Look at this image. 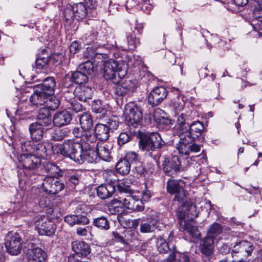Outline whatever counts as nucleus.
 <instances>
[{
    "instance_id": "obj_1",
    "label": "nucleus",
    "mask_w": 262,
    "mask_h": 262,
    "mask_svg": "<svg viewBox=\"0 0 262 262\" xmlns=\"http://www.w3.org/2000/svg\"><path fill=\"white\" fill-rule=\"evenodd\" d=\"M95 146L94 144L90 145L88 143L75 141L71 159L79 164L84 162L90 163L97 162L98 157Z\"/></svg>"
},
{
    "instance_id": "obj_2",
    "label": "nucleus",
    "mask_w": 262,
    "mask_h": 262,
    "mask_svg": "<svg viewBox=\"0 0 262 262\" xmlns=\"http://www.w3.org/2000/svg\"><path fill=\"white\" fill-rule=\"evenodd\" d=\"M124 120L129 127L137 128L141 125L142 112L139 106L133 102L126 104L124 111Z\"/></svg>"
},
{
    "instance_id": "obj_3",
    "label": "nucleus",
    "mask_w": 262,
    "mask_h": 262,
    "mask_svg": "<svg viewBox=\"0 0 262 262\" xmlns=\"http://www.w3.org/2000/svg\"><path fill=\"white\" fill-rule=\"evenodd\" d=\"M253 250V245L247 241L236 243L232 249L233 262H247L246 258L251 255Z\"/></svg>"
},
{
    "instance_id": "obj_4",
    "label": "nucleus",
    "mask_w": 262,
    "mask_h": 262,
    "mask_svg": "<svg viewBox=\"0 0 262 262\" xmlns=\"http://www.w3.org/2000/svg\"><path fill=\"white\" fill-rule=\"evenodd\" d=\"M34 226L40 235L52 236L56 230V225L46 216L36 217Z\"/></svg>"
},
{
    "instance_id": "obj_5",
    "label": "nucleus",
    "mask_w": 262,
    "mask_h": 262,
    "mask_svg": "<svg viewBox=\"0 0 262 262\" xmlns=\"http://www.w3.org/2000/svg\"><path fill=\"white\" fill-rule=\"evenodd\" d=\"M194 140L186 134L182 135L176 148L182 155L188 156L192 152H198L201 150V146L194 143Z\"/></svg>"
},
{
    "instance_id": "obj_6",
    "label": "nucleus",
    "mask_w": 262,
    "mask_h": 262,
    "mask_svg": "<svg viewBox=\"0 0 262 262\" xmlns=\"http://www.w3.org/2000/svg\"><path fill=\"white\" fill-rule=\"evenodd\" d=\"M21 238L17 232H9L5 238L7 251L13 255L19 254L21 250Z\"/></svg>"
},
{
    "instance_id": "obj_7",
    "label": "nucleus",
    "mask_w": 262,
    "mask_h": 262,
    "mask_svg": "<svg viewBox=\"0 0 262 262\" xmlns=\"http://www.w3.org/2000/svg\"><path fill=\"white\" fill-rule=\"evenodd\" d=\"M162 163L163 170L167 176L172 177L178 172L184 170L182 167L180 159L177 156L170 158H164Z\"/></svg>"
},
{
    "instance_id": "obj_8",
    "label": "nucleus",
    "mask_w": 262,
    "mask_h": 262,
    "mask_svg": "<svg viewBox=\"0 0 262 262\" xmlns=\"http://www.w3.org/2000/svg\"><path fill=\"white\" fill-rule=\"evenodd\" d=\"M167 192L170 194H175L174 201L184 203L186 198V194L184 187L175 180H169L167 182Z\"/></svg>"
},
{
    "instance_id": "obj_9",
    "label": "nucleus",
    "mask_w": 262,
    "mask_h": 262,
    "mask_svg": "<svg viewBox=\"0 0 262 262\" xmlns=\"http://www.w3.org/2000/svg\"><path fill=\"white\" fill-rule=\"evenodd\" d=\"M103 76L106 80H111L114 83H118L120 81V76L117 72L118 64L114 60L103 61Z\"/></svg>"
},
{
    "instance_id": "obj_10",
    "label": "nucleus",
    "mask_w": 262,
    "mask_h": 262,
    "mask_svg": "<svg viewBox=\"0 0 262 262\" xmlns=\"http://www.w3.org/2000/svg\"><path fill=\"white\" fill-rule=\"evenodd\" d=\"M19 162L27 169H34L41 164V160L35 155L22 154L18 158Z\"/></svg>"
},
{
    "instance_id": "obj_11",
    "label": "nucleus",
    "mask_w": 262,
    "mask_h": 262,
    "mask_svg": "<svg viewBox=\"0 0 262 262\" xmlns=\"http://www.w3.org/2000/svg\"><path fill=\"white\" fill-rule=\"evenodd\" d=\"M167 95V92L164 87L156 88L148 95V103L152 106H157L163 101Z\"/></svg>"
},
{
    "instance_id": "obj_12",
    "label": "nucleus",
    "mask_w": 262,
    "mask_h": 262,
    "mask_svg": "<svg viewBox=\"0 0 262 262\" xmlns=\"http://www.w3.org/2000/svg\"><path fill=\"white\" fill-rule=\"evenodd\" d=\"M74 142V140H65L62 144H57L49 146L51 147L53 154H60L64 156L69 157L71 159Z\"/></svg>"
},
{
    "instance_id": "obj_13",
    "label": "nucleus",
    "mask_w": 262,
    "mask_h": 262,
    "mask_svg": "<svg viewBox=\"0 0 262 262\" xmlns=\"http://www.w3.org/2000/svg\"><path fill=\"white\" fill-rule=\"evenodd\" d=\"M122 201L123 205L128 209L135 211H141L144 209L142 201L136 196L127 194L122 198Z\"/></svg>"
},
{
    "instance_id": "obj_14",
    "label": "nucleus",
    "mask_w": 262,
    "mask_h": 262,
    "mask_svg": "<svg viewBox=\"0 0 262 262\" xmlns=\"http://www.w3.org/2000/svg\"><path fill=\"white\" fill-rule=\"evenodd\" d=\"M153 118L157 123V126L160 129H167L171 124V120L166 114L161 109H157L154 112Z\"/></svg>"
},
{
    "instance_id": "obj_15",
    "label": "nucleus",
    "mask_w": 262,
    "mask_h": 262,
    "mask_svg": "<svg viewBox=\"0 0 262 262\" xmlns=\"http://www.w3.org/2000/svg\"><path fill=\"white\" fill-rule=\"evenodd\" d=\"M47 257L46 252L39 247L29 250L27 254V262H46Z\"/></svg>"
},
{
    "instance_id": "obj_16",
    "label": "nucleus",
    "mask_w": 262,
    "mask_h": 262,
    "mask_svg": "<svg viewBox=\"0 0 262 262\" xmlns=\"http://www.w3.org/2000/svg\"><path fill=\"white\" fill-rule=\"evenodd\" d=\"M72 119V114L66 110L57 112L53 118V124L58 127L68 125Z\"/></svg>"
},
{
    "instance_id": "obj_17",
    "label": "nucleus",
    "mask_w": 262,
    "mask_h": 262,
    "mask_svg": "<svg viewBox=\"0 0 262 262\" xmlns=\"http://www.w3.org/2000/svg\"><path fill=\"white\" fill-rule=\"evenodd\" d=\"M43 125L39 122H33L30 124L29 131L32 140L36 141L41 140L43 136Z\"/></svg>"
},
{
    "instance_id": "obj_18",
    "label": "nucleus",
    "mask_w": 262,
    "mask_h": 262,
    "mask_svg": "<svg viewBox=\"0 0 262 262\" xmlns=\"http://www.w3.org/2000/svg\"><path fill=\"white\" fill-rule=\"evenodd\" d=\"M75 97L81 101L86 102L91 99L93 95V90L89 86H79L76 87L74 91Z\"/></svg>"
},
{
    "instance_id": "obj_19",
    "label": "nucleus",
    "mask_w": 262,
    "mask_h": 262,
    "mask_svg": "<svg viewBox=\"0 0 262 262\" xmlns=\"http://www.w3.org/2000/svg\"><path fill=\"white\" fill-rule=\"evenodd\" d=\"M72 248L79 257H86L91 252L89 245L83 241H76L72 242Z\"/></svg>"
},
{
    "instance_id": "obj_20",
    "label": "nucleus",
    "mask_w": 262,
    "mask_h": 262,
    "mask_svg": "<svg viewBox=\"0 0 262 262\" xmlns=\"http://www.w3.org/2000/svg\"><path fill=\"white\" fill-rule=\"evenodd\" d=\"M74 18L77 20L85 18L88 14V9L83 2L74 4L71 6Z\"/></svg>"
},
{
    "instance_id": "obj_21",
    "label": "nucleus",
    "mask_w": 262,
    "mask_h": 262,
    "mask_svg": "<svg viewBox=\"0 0 262 262\" xmlns=\"http://www.w3.org/2000/svg\"><path fill=\"white\" fill-rule=\"evenodd\" d=\"M192 119L187 114L182 113L178 116L176 127L182 134H186L190 125V121Z\"/></svg>"
},
{
    "instance_id": "obj_22",
    "label": "nucleus",
    "mask_w": 262,
    "mask_h": 262,
    "mask_svg": "<svg viewBox=\"0 0 262 262\" xmlns=\"http://www.w3.org/2000/svg\"><path fill=\"white\" fill-rule=\"evenodd\" d=\"M112 148V146L110 143H100V144L96 148L98 160L101 159L105 161H109L111 158L110 150Z\"/></svg>"
},
{
    "instance_id": "obj_23",
    "label": "nucleus",
    "mask_w": 262,
    "mask_h": 262,
    "mask_svg": "<svg viewBox=\"0 0 262 262\" xmlns=\"http://www.w3.org/2000/svg\"><path fill=\"white\" fill-rule=\"evenodd\" d=\"M204 129V124L202 122L199 121H194L190 124L188 131L187 132L186 134L190 136V137L194 140L201 136Z\"/></svg>"
},
{
    "instance_id": "obj_24",
    "label": "nucleus",
    "mask_w": 262,
    "mask_h": 262,
    "mask_svg": "<svg viewBox=\"0 0 262 262\" xmlns=\"http://www.w3.org/2000/svg\"><path fill=\"white\" fill-rule=\"evenodd\" d=\"M98 196L101 199H105L112 196L115 191V187L111 184H102L97 189Z\"/></svg>"
},
{
    "instance_id": "obj_25",
    "label": "nucleus",
    "mask_w": 262,
    "mask_h": 262,
    "mask_svg": "<svg viewBox=\"0 0 262 262\" xmlns=\"http://www.w3.org/2000/svg\"><path fill=\"white\" fill-rule=\"evenodd\" d=\"M55 86L56 82L54 78L48 77L44 79L40 90L50 97L54 93Z\"/></svg>"
},
{
    "instance_id": "obj_26",
    "label": "nucleus",
    "mask_w": 262,
    "mask_h": 262,
    "mask_svg": "<svg viewBox=\"0 0 262 262\" xmlns=\"http://www.w3.org/2000/svg\"><path fill=\"white\" fill-rule=\"evenodd\" d=\"M49 97L41 91L35 92L30 97V102L34 105L40 106L48 102Z\"/></svg>"
},
{
    "instance_id": "obj_27",
    "label": "nucleus",
    "mask_w": 262,
    "mask_h": 262,
    "mask_svg": "<svg viewBox=\"0 0 262 262\" xmlns=\"http://www.w3.org/2000/svg\"><path fill=\"white\" fill-rule=\"evenodd\" d=\"M37 119L44 126H49L51 125L52 119L51 111L47 107L41 108L37 115Z\"/></svg>"
},
{
    "instance_id": "obj_28",
    "label": "nucleus",
    "mask_w": 262,
    "mask_h": 262,
    "mask_svg": "<svg viewBox=\"0 0 262 262\" xmlns=\"http://www.w3.org/2000/svg\"><path fill=\"white\" fill-rule=\"evenodd\" d=\"M64 221L71 226L75 225H85L89 223L88 217L82 215H70L64 217Z\"/></svg>"
},
{
    "instance_id": "obj_29",
    "label": "nucleus",
    "mask_w": 262,
    "mask_h": 262,
    "mask_svg": "<svg viewBox=\"0 0 262 262\" xmlns=\"http://www.w3.org/2000/svg\"><path fill=\"white\" fill-rule=\"evenodd\" d=\"M94 132L98 140L101 141H105L110 137L109 128L106 124H97L95 127Z\"/></svg>"
},
{
    "instance_id": "obj_30",
    "label": "nucleus",
    "mask_w": 262,
    "mask_h": 262,
    "mask_svg": "<svg viewBox=\"0 0 262 262\" xmlns=\"http://www.w3.org/2000/svg\"><path fill=\"white\" fill-rule=\"evenodd\" d=\"M158 223L157 219L154 217L148 218L146 221L141 223L140 230L142 233L152 232L157 228Z\"/></svg>"
},
{
    "instance_id": "obj_31",
    "label": "nucleus",
    "mask_w": 262,
    "mask_h": 262,
    "mask_svg": "<svg viewBox=\"0 0 262 262\" xmlns=\"http://www.w3.org/2000/svg\"><path fill=\"white\" fill-rule=\"evenodd\" d=\"M49 144L45 142L33 143L32 153L35 154L37 157L45 158L47 156V147H49Z\"/></svg>"
},
{
    "instance_id": "obj_32",
    "label": "nucleus",
    "mask_w": 262,
    "mask_h": 262,
    "mask_svg": "<svg viewBox=\"0 0 262 262\" xmlns=\"http://www.w3.org/2000/svg\"><path fill=\"white\" fill-rule=\"evenodd\" d=\"M214 239L208 236L202 241L200 246V249L201 252L206 256L210 255L214 249Z\"/></svg>"
},
{
    "instance_id": "obj_33",
    "label": "nucleus",
    "mask_w": 262,
    "mask_h": 262,
    "mask_svg": "<svg viewBox=\"0 0 262 262\" xmlns=\"http://www.w3.org/2000/svg\"><path fill=\"white\" fill-rule=\"evenodd\" d=\"M117 89L122 88L124 90L121 92V94L126 93L127 91H133L137 88V83L135 80H131L129 79H123L120 77V81L119 83Z\"/></svg>"
},
{
    "instance_id": "obj_34",
    "label": "nucleus",
    "mask_w": 262,
    "mask_h": 262,
    "mask_svg": "<svg viewBox=\"0 0 262 262\" xmlns=\"http://www.w3.org/2000/svg\"><path fill=\"white\" fill-rule=\"evenodd\" d=\"M180 230L188 233L192 237L197 238L200 235L198 227L192 224L191 222L184 221V225L181 223Z\"/></svg>"
},
{
    "instance_id": "obj_35",
    "label": "nucleus",
    "mask_w": 262,
    "mask_h": 262,
    "mask_svg": "<svg viewBox=\"0 0 262 262\" xmlns=\"http://www.w3.org/2000/svg\"><path fill=\"white\" fill-rule=\"evenodd\" d=\"M79 120L81 127L84 130H89L93 126V119L91 116L87 113H84L80 117Z\"/></svg>"
},
{
    "instance_id": "obj_36",
    "label": "nucleus",
    "mask_w": 262,
    "mask_h": 262,
    "mask_svg": "<svg viewBox=\"0 0 262 262\" xmlns=\"http://www.w3.org/2000/svg\"><path fill=\"white\" fill-rule=\"evenodd\" d=\"M147 134L155 149L161 148L164 144V141L157 132L147 133Z\"/></svg>"
},
{
    "instance_id": "obj_37",
    "label": "nucleus",
    "mask_w": 262,
    "mask_h": 262,
    "mask_svg": "<svg viewBox=\"0 0 262 262\" xmlns=\"http://www.w3.org/2000/svg\"><path fill=\"white\" fill-rule=\"evenodd\" d=\"M116 171L122 175H126L130 170V165L123 159L120 160L116 166Z\"/></svg>"
},
{
    "instance_id": "obj_38",
    "label": "nucleus",
    "mask_w": 262,
    "mask_h": 262,
    "mask_svg": "<svg viewBox=\"0 0 262 262\" xmlns=\"http://www.w3.org/2000/svg\"><path fill=\"white\" fill-rule=\"evenodd\" d=\"M71 80L77 84H83L88 81V76L81 71L73 72L71 75Z\"/></svg>"
},
{
    "instance_id": "obj_39",
    "label": "nucleus",
    "mask_w": 262,
    "mask_h": 262,
    "mask_svg": "<svg viewBox=\"0 0 262 262\" xmlns=\"http://www.w3.org/2000/svg\"><path fill=\"white\" fill-rule=\"evenodd\" d=\"M123 205V201L122 200L113 199L108 203V209L112 214L119 213L121 211V207Z\"/></svg>"
},
{
    "instance_id": "obj_40",
    "label": "nucleus",
    "mask_w": 262,
    "mask_h": 262,
    "mask_svg": "<svg viewBox=\"0 0 262 262\" xmlns=\"http://www.w3.org/2000/svg\"><path fill=\"white\" fill-rule=\"evenodd\" d=\"M140 148L142 150L149 151L155 150L152 144L150 142L147 134H144L141 136L140 139Z\"/></svg>"
},
{
    "instance_id": "obj_41",
    "label": "nucleus",
    "mask_w": 262,
    "mask_h": 262,
    "mask_svg": "<svg viewBox=\"0 0 262 262\" xmlns=\"http://www.w3.org/2000/svg\"><path fill=\"white\" fill-rule=\"evenodd\" d=\"M222 226L220 224L214 223L210 226L206 236L211 237L214 240V238L222 233Z\"/></svg>"
},
{
    "instance_id": "obj_42",
    "label": "nucleus",
    "mask_w": 262,
    "mask_h": 262,
    "mask_svg": "<svg viewBox=\"0 0 262 262\" xmlns=\"http://www.w3.org/2000/svg\"><path fill=\"white\" fill-rule=\"evenodd\" d=\"M53 183H55V177L53 176L45 177L41 184L42 190L47 193L50 194Z\"/></svg>"
},
{
    "instance_id": "obj_43",
    "label": "nucleus",
    "mask_w": 262,
    "mask_h": 262,
    "mask_svg": "<svg viewBox=\"0 0 262 262\" xmlns=\"http://www.w3.org/2000/svg\"><path fill=\"white\" fill-rule=\"evenodd\" d=\"M93 224L97 228L107 230L110 229V223L108 220L103 216L99 217L94 219Z\"/></svg>"
},
{
    "instance_id": "obj_44",
    "label": "nucleus",
    "mask_w": 262,
    "mask_h": 262,
    "mask_svg": "<svg viewBox=\"0 0 262 262\" xmlns=\"http://www.w3.org/2000/svg\"><path fill=\"white\" fill-rule=\"evenodd\" d=\"M127 40L128 49L131 50H135L140 44V39L133 33L127 36Z\"/></svg>"
},
{
    "instance_id": "obj_45",
    "label": "nucleus",
    "mask_w": 262,
    "mask_h": 262,
    "mask_svg": "<svg viewBox=\"0 0 262 262\" xmlns=\"http://www.w3.org/2000/svg\"><path fill=\"white\" fill-rule=\"evenodd\" d=\"M83 139L86 141L81 142L80 143H88L89 144H94L95 145V148H96L100 144L99 142H97V137L96 135H93L90 132H86L84 133Z\"/></svg>"
},
{
    "instance_id": "obj_46",
    "label": "nucleus",
    "mask_w": 262,
    "mask_h": 262,
    "mask_svg": "<svg viewBox=\"0 0 262 262\" xmlns=\"http://www.w3.org/2000/svg\"><path fill=\"white\" fill-rule=\"evenodd\" d=\"M49 61V56L43 54L38 56L36 59V67L39 69H43L47 66Z\"/></svg>"
},
{
    "instance_id": "obj_47",
    "label": "nucleus",
    "mask_w": 262,
    "mask_h": 262,
    "mask_svg": "<svg viewBox=\"0 0 262 262\" xmlns=\"http://www.w3.org/2000/svg\"><path fill=\"white\" fill-rule=\"evenodd\" d=\"M157 249L161 253H166L170 250L169 245L161 237L158 239Z\"/></svg>"
},
{
    "instance_id": "obj_48",
    "label": "nucleus",
    "mask_w": 262,
    "mask_h": 262,
    "mask_svg": "<svg viewBox=\"0 0 262 262\" xmlns=\"http://www.w3.org/2000/svg\"><path fill=\"white\" fill-rule=\"evenodd\" d=\"M79 69L81 72L85 73L87 75L88 74H91L93 72L94 66L93 63L88 60L80 64Z\"/></svg>"
},
{
    "instance_id": "obj_49",
    "label": "nucleus",
    "mask_w": 262,
    "mask_h": 262,
    "mask_svg": "<svg viewBox=\"0 0 262 262\" xmlns=\"http://www.w3.org/2000/svg\"><path fill=\"white\" fill-rule=\"evenodd\" d=\"M66 136V132L60 128L54 129L51 134L52 140L59 141L62 140Z\"/></svg>"
},
{
    "instance_id": "obj_50",
    "label": "nucleus",
    "mask_w": 262,
    "mask_h": 262,
    "mask_svg": "<svg viewBox=\"0 0 262 262\" xmlns=\"http://www.w3.org/2000/svg\"><path fill=\"white\" fill-rule=\"evenodd\" d=\"M123 159L131 164H136L139 162L138 155L135 151H129L127 152Z\"/></svg>"
},
{
    "instance_id": "obj_51",
    "label": "nucleus",
    "mask_w": 262,
    "mask_h": 262,
    "mask_svg": "<svg viewBox=\"0 0 262 262\" xmlns=\"http://www.w3.org/2000/svg\"><path fill=\"white\" fill-rule=\"evenodd\" d=\"M64 188V185L63 183L61 182L57 178H55V183H53L50 194H57L63 190Z\"/></svg>"
},
{
    "instance_id": "obj_52",
    "label": "nucleus",
    "mask_w": 262,
    "mask_h": 262,
    "mask_svg": "<svg viewBox=\"0 0 262 262\" xmlns=\"http://www.w3.org/2000/svg\"><path fill=\"white\" fill-rule=\"evenodd\" d=\"M45 168V171L47 172L52 175L54 177L58 173L59 170L58 167L56 164L50 162L47 163L46 164Z\"/></svg>"
},
{
    "instance_id": "obj_53",
    "label": "nucleus",
    "mask_w": 262,
    "mask_h": 262,
    "mask_svg": "<svg viewBox=\"0 0 262 262\" xmlns=\"http://www.w3.org/2000/svg\"><path fill=\"white\" fill-rule=\"evenodd\" d=\"M132 137L131 133L123 132L120 133L118 138V144L120 146L125 144L131 140Z\"/></svg>"
},
{
    "instance_id": "obj_54",
    "label": "nucleus",
    "mask_w": 262,
    "mask_h": 262,
    "mask_svg": "<svg viewBox=\"0 0 262 262\" xmlns=\"http://www.w3.org/2000/svg\"><path fill=\"white\" fill-rule=\"evenodd\" d=\"M69 109H71L76 113L79 112L82 110V106L78 103L75 99L69 101V104L67 105Z\"/></svg>"
},
{
    "instance_id": "obj_55",
    "label": "nucleus",
    "mask_w": 262,
    "mask_h": 262,
    "mask_svg": "<svg viewBox=\"0 0 262 262\" xmlns=\"http://www.w3.org/2000/svg\"><path fill=\"white\" fill-rule=\"evenodd\" d=\"M92 111L96 113H103L105 111L104 107L99 100H94L92 105Z\"/></svg>"
},
{
    "instance_id": "obj_56",
    "label": "nucleus",
    "mask_w": 262,
    "mask_h": 262,
    "mask_svg": "<svg viewBox=\"0 0 262 262\" xmlns=\"http://www.w3.org/2000/svg\"><path fill=\"white\" fill-rule=\"evenodd\" d=\"M46 103L47 104V107L49 108L50 110H55L57 109L59 105L58 100L55 97L52 96V95L49 97Z\"/></svg>"
},
{
    "instance_id": "obj_57",
    "label": "nucleus",
    "mask_w": 262,
    "mask_h": 262,
    "mask_svg": "<svg viewBox=\"0 0 262 262\" xmlns=\"http://www.w3.org/2000/svg\"><path fill=\"white\" fill-rule=\"evenodd\" d=\"M33 142H32L30 141H26L24 142H22L20 143V148L23 152H29L30 153H32V143Z\"/></svg>"
},
{
    "instance_id": "obj_58",
    "label": "nucleus",
    "mask_w": 262,
    "mask_h": 262,
    "mask_svg": "<svg viewBox=\"0 0 262 262\" xmlns=\"http://www.w3.org/2000/svg\"><path fill=\"white\" fill-rule=\"evenodd\" d=\"M98 32L94 29L85 34V39L87 43H90L97 38Z\"/></svg>"
},
{
    "instance_id": "obj_59",
    "label": "nucleus",
    "mask_w": 262,
    "mask_h": 262,
    "mask_svg": "<svg viewBox=\"0 0 262 262\" xmlns=\"http://www.w3.org/2000/svg\"><path fill=\"white\" fill-rule=\"evenodd\" d=\"M107 127L109 128V131L116 129L119 126V121L116 117L110 119L107 122Z\"/></svg>"
},
{
    "instance_id": "obj_60",
    "label": "nucleus",
    "mask_w": 262,
    "mask_h": 262,
    "mask_svg": "<svg viewBox=\"0 0 262 262\" xmlns=\"http://www.w3.org/2000/svg\"><path fill=\"white\" fill-rule=\"evenodd\" d=\"M135 165H136L134 167L135 172L141 176L144 174L145 172V169L142 163L139 161L136 163Z\"/></svg>"
},
{
    "instance_id": "obj_61",
    "label": "nucleus",
    "mask_w": 262,
    "mask_h": 262,
    "mask_svg": "<svg viewBox=\"0 0 262 262\" xmlns=\"http://www.w3.org/2000/svg\"><path fill=\"white\" fill-rule=\"evenodd\" d=\"M70 52L71 54L74 55L80 50V46L77 41H73L69 47Z\"/></svg>"
},
{
    "instance_id": "obj_62",
    "label": "nucleus",
    "mask_w": 262,
    "mask_h": 262,
    "mask_svg": "<svg viewBox=\"0 0 262 262\" xmlns=\"http://www.w3.org/2000/svg\"><path fill=\"white\" fill-rule=\"evenodd\" d=\"M172 106L176 112H178L182 110L183 107V103L178 99V100H175L172 102Z\"/></svg>"
},
{
    "instance_id": "obj_63",
    "label": "nucleus",
    "mask_w": 262,
    "mask_h": 262,
    "mask_svg": "<svg viewBox=\"0 0 262 262\" xmlns=\"http://www.w3.org/2000/svg\"><path fill=\"white\" fill-rule=\"evenodd\" d=\"M83 130L82 128H80L78 127H74L73 129V134L76 138H83L84 135Z\"/></svg>"
},
{
    "instance_id": "obj_64",
    "label": "nucleus",
    "mask_w": 262,
    "mask_h": 262,
    "mask_svg": "<svg viewBox=\"0 0 262 262\" xmlns=\"http://www.w3.org/2000/svg\"><path fill=\"white\" fill-rule=\"evenodd\" d=\"M141 10L146 14H149L152 9V6L149 3L145 2L142 5Z\"/></svg>"
}]
</instances>
